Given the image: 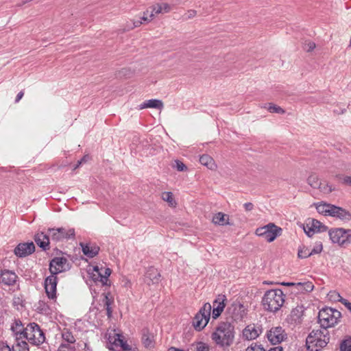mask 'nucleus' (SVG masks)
I'll use <instances>...</instances> for the list:
<instances>
[{"instance_id": "nucleus-51", "label": "nucleus", "mask_w": 351, "mask_h": 351, "mask_svg": "<svg viewBox=\"0 0 351 351\" xmlns=\"http://www.w3.org/2000/svg\"><path fill=\"white\" fill-rule=\"evenodd\" d=\"M149 10H147L146 12H144L143 16L141 18L142 22H149L152 20L153 18H150V14L147 16Z\"/></svg>"}, {"instance_id": "nucleus-12", "label": "nucleus", "mask_w": 351, "mask_h": 351, "mask_svg": "<svg viewBox=\"0 0 351 351\" xmlns=\"http://www.w3.org/2000/svg\"><path fill=\"white\" fill-rule=\"evenodd\" d=\"M228 314L235 320H241L247 315V310L240 302L234 301L227 308Z\"/></svg>"}, {"instance_id": "nucleus-11", "label": "nucleus", "mask_w": 351, "mask_h": 351, "mask_svg": "<svg viewBox=\"0 0 351 351\" xmlns=\"http://www.w3.org/2000/svg\"><path fill=\"white\" fill-rule=\"evenodd\" d=\"M70 269V265L67 258L64 257H55L49 263V271L51 275L56 276L58 274L64 272Z\"/></svg>"}, {"instance_id": "nucleus-3", "label": "nucleus", "mask_w": 351, "mask_h": 351, "mask_svg": "<svg viewBox=\"0 0 351 351\" xmlns=\"http://www.w3.org/2000/svg\"><path fill=\"white\" fill-rule=\"evenodd\" d=\"M329 334L327 330H313L306 337L307 349L313 351L324 348L329 342Z\"/></svg>"}, {"instance_id": "nucleus-6", "label": "nucleus", "mask_w": 351, "mask_h": 351, "mask_svg": "<svg viewBox=\"0 0 351 351\" xmlns=\"http://www.w3.org/2000/svg\"><path fill=\"white\" fill-rule=\"evenodd\" d=\"M328 235L333 243H337L341 247H346L351 244V229L342 228L331 229Z\"/></svg>"}, {"instance_id": "nucleus-5", "label": "nucleus", "mask_w": 351, "mask_h": 351, "mask_svg": "<svg viewBox=\"0 0 351 351\" xmlns=\"http://www.w3.org/2000/svg\"><path fill=\"white\" fill-rule=\"evenodd\" d=\"M23 338L27 339L30 343L36 346L40 345L45 341V337L43 330L34 322L27 324L25 328Z\"/></svg>"}, {"instance_id": "nucleus-36", "label": "nucleus", "mask_w": 351, "mask_h": 351, "mask_svg": "<svg viewBox=\"0 0 351 351\" xmlns=\"http://www.w3.org/2000/svg\"><path fill=\"white\" fill-rule=\"evenodd\" d=\"M162 199L167 202L171 206H176V203L171 192H165L162 194Z\"/></svg>"}, {"instance_id": "nucleus-7", "label": "nucleus", "mask_w": 351, "mask_h": 351, "mask_svg": "<svg viewBox=\"0 0 351 351\" xmlns=\"http://www.w3.org/2000/svg\"><path fill=\"white\" fill-rule=\"evenodd\" d=\"M212 306L206 303L196 313L193 319L192 324L196 330L200 331L207 325L210 317Z\"/></svg>"}, {"instance_id": "nucleus-43", "label": "nucleus", "mask_w": 351, "mask_h": 351, "mask_svg": "<svg viewBox=\"0 0 351 351\" xmlns=\"http://www.w3.org/2000/svg\"><path fill=\"white\" fill-rule=\"evenodd\" d=\"M175 164L173 165V167L176 168L179 171H184L186 170V166L180 160H175Z\"/></svg>"}, {"instance_id": "nucleus-64", "label": "nucleus", "mask_w": 351, "mask_h": 351, "mask_svg": "<svg viewBox=\"0 0 351 351\" xmlns=\"http://www.w3.org/2000/svg\"><path fill=\"white\" fill-rule=\"evenodd\" d=\"M168 351H184V350L182 349L175 348V347H171L170 348L168 349Z\"/></svg>"}, {"instance_id": "nucleus-19", "label": "nucleus", "mask_w": 351, "mask_h": 351, "mask_svg": "<svg viewBox=\"0 0 351 351\" xmlns=\"http://www.w3.org/2000/svg\"><path fill=\"white\" fill-rule=\"evenodd\" d=\"M314 285L311 282H295L292 288V293L295 294L311 292L313 290Z\"/></svg>"}, {"instance_id": "nucleus-52", "label": "nucleus", "mask_w": 351, "mask_h": 351, "mask_svg": "<svg viewBox=\"0 0 351 351\" xmlns=\"http://www.w3.org/2000/svg\"><path fill=\"white\" fill-rule=\"evenodd\" d=\"M119 346L121 347L123 351H130V350H132L130 346L124 341H120Z\"/></svg>"}, {"instance_id": "nucleus-32", "label": "nucleus", "mask_w": 351, "mask_h": 351, "mask_svg": "<svg viewBox=\"0 0 351 351\" xmlns=\"http://www.w3.org/2000/svg\"><path fill=\"white\" fill-rule=\"evenodd\" d=\"M12 351H29L28 344L25 341L16 340V343L12 346Z\"/></svg>"}, {"instance_id": "nucleus-13", "label": "nucleus", "mask_w": 351, "mask_h": 351, "mask_svg": "<svg viewBox=\"0 0 351 351\" xmlns=\"http://www.w3.org/2000/svg\"><path fill=\"white\" fill-rule=\"evenodd\" d=\"M286 336L287 334L280 326L272 328L267 333V337L272 344L281 343L286 339Z\"/></svg>"}, {"instance_id": "nucleus-23", "label": "nucleus", "mask_w": 351, "mask_h": 351, "mask_svg": "<svg viewBox=\"0 0 351 351\" xmlns=\"http://www.w3.org/2000/svg\"><path fill=\"white\" fill-rule=\"evenodd\" d=\"M80 245L82 246L84 254L88 258H93L99 253V247L97 245H90L84 243H80Z\"/></svg>"}, {"instance_id": "nucleus-58", "label": "nucleus", "mask_w": 351, "mask_h": 351, "mask_svg": "<svg viewBox=\"0 0 351 351\" xmlns=\"http://www.w3.org/2000/svg\"><path fill=\"white\" fill-rule=\"evenodd\" d=\"M132 24L134 25V28L139 27L142 23L141 20H132Z\"/></svg>"}, {"instance_id": "nucleus-1", "label": "nucleus", "mask_w": 351, "mask_h": 351, "mask_svg": "<svg viewBox=\"0 0 351 351\" xmlns=\"http://www.w3.org/2000/svg\"><path fill=\"white\" fill-rule=\"evenodd\" d=\"M213 341L221 347H229L234 339V326L229 322H222L218 325L212 333Z\"/></svg>"}, {"instance_id": "nucleus-59", "label": "nucleus", "mask_w": 351, "mask_h": 351, "mask_svg": "<svg viewBox=\"0 0 351 351\" xmlns=\"http://www.w3.org/2000/svg\"><path fill=\"white\" fill-rule=\"evenodd\" d=\"M24 95V93L23 91H21L18 93V95H16V99H15V102L16 103H18L21 99L22 97H23Z\"/></svg>"}, {"instance_id": "nucleus-56", "label": "nucleus", "mask_w": 351, "mask_h": 351, "mask_svg": "<svg viewBox=\"0 0 351 351\" xmlns=\"http://www.w3.org/2000/svg\"><path fill=\"white\" fill-rule=\"evenodd\" d=\"M120 341H123V339H121V335L117 334V337L114 338L113 343L117 346L120 345Z\"/></svg>"}, {"instance_id": "nucleus-48", "label": "nucleus", "mask_w": 351, "mask_h": 351, "mask_svg": "<svg viewBox=\"0 0 351 351\" xmlns=\"http://www.w3.org/2000/svg\"><path fill=\"white\" fill-rule=\"evenodd\" d=\"M328 296L330 300H334L336 301H339L340 298L341 297L340 294L337 291H330L328 293Z\"/></svg>"}, {"instance_id": "nucleus-16", "label": "nucleus", "mask_w": 351, "mask_h": 351, "mask_svg": "<svg viewBox=\"0 0 351 351\" xmlns=\"http://www.w3.org/2000/svg\"><path fill=\"white\" fill-rule=\"evenodd\" d=\"M329 216L337 217L344 221H349L351 220V213L341 207L335 205H333L332 208L330 209Z\"/></svg>"}, {"instance_id": "nucleus-46", "label": "nucleus", "mask_w": 351, "mask_h": 351, "mask_svg": "<svg viewBox=\"0 0 351 351\" xmlns=\"http://www.w3.org/2000/svg\"><path fill=\"white\" fill-rule=\"evenodd\" d=\"M322 250H323V245H322V242H320V241L317 242L315 243V246L313 247V248L311 250L312 254L313 255V254H319V253H321Z\"/></svg>"}, {"instance_id": "nucleus-61", "label": "nucleus", "mask_w": 351, "mask_h": 351, "mask_svg": "<svg viewBox=\"0 0 351 351\" xmlns=\"http://www.w3.org/2000/svg\"><path fill=\"white\" fill-rule=\"evenodd\" d=\"M282 348L281 346H277L270 348L268 351H282Z\"/></svg>"}, {"instance_id": "nucleus-28", "label": "nucleus", "mask_w": 351, "mask_h": 351, "mask_svg": "<svg viewBox=\"0 0 351 351\" xmlns=\"http://www.w3.org/2000/svg\"><path fill=\"white\" fill-rule=\"evenodd\" d=\"M304 307L302 306H297L291 312V317L293 321L300 322L301 317L303 315Z\"/></svg>"}, {"instance_id": "nucleus-2", "label": "nucleus", "mask_w": 351, "mask_h": 351, "mask_svg": "<svg viewBox=\"0 0 351 351\" xmlns=\"http://www.w3.org/2000/svg\"><path fill=\"white\" fill-rule=\"evenodd\" d=\"M285 295L280 289L267 291L262 298V304L265 310L276 313L283 306Z\"/></svg>"}, {"instance_id": "nucleus-27", "label": "nucleus", "mask_w": 351, "mask_h": 351, "mask_svg": "<svg viewBox=\"0 0 351 351\" xmlns=\"http://www.w3.org/2000/svg\"><path fill=\"white\" fill-rule=\"evenodd\" d=\"M213 222L215 224L223 226L229 224L228 216L223 213H218L215 214L213 217Z\"/></svg>"}, {"instance_id": "nucleus-25", "label": "nucleus", "mask_w": 351, "mask_h": 351, "mask_svg": "<svg viewBox=\"0 0 351 351\" xmlns=\"http://www.w3.org/2000/svg\"><path fill=\"white\" fill-rule=\"evenodd\" d=\"M147 108L161 110L163 108V103L161 100L152 99L147 100L140 105V109H144Z\"/></svg>"}, {"instance_id": "nucleus-20", "label": "nucleus", "mask_w": 351, "mask_h": 351, "mask_svg": "<svg viewBox=\"0 0 351 351\" xmlns=\"http://www.w3.org/2000/svg\"><path fill=\"white\" fill-rule=\"evenodd\" d=\"M150 8L152 9L150 18H153L155 14H165L171 10V6L167 3H157Z\"/></svg>"}, {"instance_id": "nucleus-53", "label": "nucleus", "mask_w": 351, "mask_h": 351, "mask_svg": "<svg viewBox=\"0 0 351 351\" xmlns=\"http://www.w3.org/2000/svg\"><path fill=\"white\" fill-rule=\"evenodd\" d=\"M134 28V25L132 24V20L130 21H128L125 24V26L123 29V31H130Z\"/></svg>"}, {"instance_id": "nucleus-40", "label": "nucleus", "mask_w": 351, "mask_h": 351, "mask_svg": "<svg viewBox=\"0 0 351 351\" xmlns=\"http://www.w3.org/2000/svg\"><path fill=\"white\" fill-rule=\"evenodd\" d=\"M93 280L95 282H99L101 276V270L98 266H95L93 268V273L90 274Z\"/></svg>"}, {"instance_id": "nucleus-50", "label": "nucleus", "mask_w": 351, "mask_h": 351, "mask_svg": "<svg viewBox=\"0 0 351 351\" xmlns=\"http://www.w3.org/2000/svg\"><path fill=\"white\" fill-rule=\"evenodd\" d=\"M0 351H12V348L0 341Z\"/></svg>"}, {"instance_id": "nucleus-38", "label": "nucleus", "mask_w": 351, "mask_h": 351, "mask_svg": "<svg viewBox=\"0 0 351 351\" xmlns=\"http://www.w3.org/2000/svg\"><path fill=\"white\" fill-rule=\"evenodd\" d=\"M340 351H351V337H348L341 341Z\"/></svg>"}, {"instance_id": "nucleus-39", "label": "nucleus", "mask_w": 351, "mask_h": 351, "mask_svg": "<svg viewBox=\"0 0 351 351\" xmlns=\"http://www.w3.org/2000/svg\"><path fill=\"white\" fill-rule=\"evenodd\" d=\"M308 183L314 189H317L320 185L317 177L315 175H311L308 178Z\"/></svg>"}, {"instance_id": "nucleus-22", "label": "nucleus", "mask_w": 351, "mask_h": 351, "mask_svg": "<svg viewBox=\"0 0 351 351\" xmlns=\"http://www.w3.org/2000/svg\"><path fill=\"white\" fill-rule=\"evenodd\" d=\"M141 341L144 346L147 348H152L154 347L155 341L154 335L149 331L148 329L144 328L142 330Z\"/></svg>"}, {"instance_id": "nucleus-57", "label": "nucleus", "mask_w": 351, "mask_h": 351, "mask_svg": "<svg viewBox=\"0 0 351 351\" xmlns=\"http://www.w3.org/2000/svg\"><path fill=\"white\" fill-rule=\"evenodd\" d=\"M343 182L346 184L351 186V177L350 176L343 177Z\"/></svg>"}, {"instance_id": "nucleus-10", "label": "nucleus", "mask_w": 351, "mask_h": 351, "mask_svg": "<svg viewBox=\"0 0 351 351\" xmlns=\"http://www.w3.org/2000/svg\"><path fill=\"white\" fill-rule=\"evenodd\" d=\"M302 228L306 235L311 237L316 232H326L328 227L317 219H308L306 223L302 224Z\"/></svg>"}, {"instance_id": "nucleus-15", "label": "nucleus", "mask_w": 351, "mask_h": 351, "mask_svg": "<svg viewBox=\"0 0 351 351\" xmlns=\"http://www.w3.org/2000/svg\"><path fill=\"white\" fill-rule=\"evenodd\" d=\"M35 251V245L33 242L19 243L14 249V254L18 257H25L32 254Z\"/></svg>"}, {"instance_id": "nucleus-35", "label": "nucleus", "mask_w": 351, "mask_h": 351, "mask_svg": "<svg viewBox=\"0 0 351 351\" xmlns=\"http://www.w3.org/2000/svg\"><path fill=\"white\" fill-rule=\"evenodd\" d=\"M312 255L311 250L308 247L302 246L298 250V256L300 258H306Z\"/></svg>"}, {"instance_id": "nucleus-29", "label": "nucleus", "mask_w": 351, "mask_h": 351, "mask_svg": "<svg viewBox=\"0 0 351 351\" xmlns=\"http://www.w3.org/2000/svg\"><path fill=\"white\" fill-rule=\"evenodd\" d=\"M333 204L326 203H319L316 205L317 212L324 215H330V209L332 208Z\"/></svg>"}, {"instance_id": "nucleus-42", "label": "nucleus", "mask_w": 351, "mask_h": 351, "mask_svg": "<svg viewBox=\"0 0 351 351\" xmlns=\"http://www.w3.org/2000/svg\"><path fill=\"white\" fill-rule=\"evenodd\" d=\"M195 351H210L209 346L204 342L197 343Z\"/></svg>"}, {"instance_id": "nucleus-24", "label": "nucleus", "mask_w": 351, "mask_h": 351, "mask_svg": "<svg viewBox=\"0 0 351 351\" xmlns=\"http://www.w3.org/2000/svg\"><path fill=\"white\" fill-rule=\"evenodd\" d=\"M243 337L247 340L255 339L259 336L258 330L254 326L249 325L243 330Z\"/></svg>"}, {"instance_id": "nucleus-45", "label": "nucleus", "mask_w": 351, "mask_h": 351, "mask_svg": "<svg viewBox=\"0 0 351 351\" xmlns=\"http://www.w3.org/2000/svg\"><path fill=\"white\" fill-rule=\"evenodd\" d=\"M315 46L316 45L315 43L310 40H307L304 43L303 48L307 52H310L312 51L315 48Z\"/></svg>"}, {"instance_id": "nucleus-60", "label": "nucleus", "mask_w": 351, "mask_h": 351, "mask_svg": "<svg viewBox=\"0 0 351 351\" xmlns=\"http://www.w3.org/2000/svg\"><path fill=\"white\" fill-rule=\"evenodd\" d=\"M88 160H90V156L88 155H85L81 160H80V164L85 163Z\"/></svg>"}, {"instance_id": "nucleus-30", "label": "nucleus", "mask_w": 351, "mask_h": 351, "mask_svg": "<svg viewBox=\"0 0 351 351\" xmlns=\"http://www.w3.org/2000/svg\"><path fill=\"white\" fill-rule=\"evenodd\" d=\"M199 162L202 165L207 167L210 169H213L215 167L213 159L207 154L201 156L199 158Z\"/></svg>"}, {"instance_id": "nucleus-63", "label": "nucleus", "mask_w": 351, "mask_h": 351, "mask_svg": "<svg viewBox=\"0 0 351 351\" xmlns=\"http://www.w3.org/2000/svg\"><path fill=\"white\" fill-rule=\"evenodd\" d=\"M339 302H341V304H343L344 306H346V304L349 303V302H348L347 300H346V299L343 298L342 297H341V298H340V299H339Z\"/></svg>"}, {"instance_id": "nucleus-41", "label": "nucleus", "mask_w": 351, "mask_h": 351, "mask_svg": "<svg viewBox=\"0 0 351 351\" xmlns=\"http://www.w3.org/2000/svg\"><path fill=\"white\" fill-rule=\"evenodd\" d=\"M317 189H319L324 193L326 194L331 193L334 190L332 186L322 182L320 183V185L319 186L317 187Z\"/></svg>"}, {"instance_id": "nucleus-62", "label": "nucleus", "mask_w": 351, "mask_h": 351, "mask_svg": "<svg viewBox=\"0 0 351 351\" xmlns=\"http://www.w3.org/2000/svg\"><path fill=\"white\" fill-rule=\"evenodd\" d=\"M106 311H107V315L108 317H110L112 316V310L110 306L106 307Z\"/></svg>"}, {"instance_id": "nucleus-17", "label": "nucleus", "mask_w": 351, "mask_h": 351, "mask_svg": "<svg viewBox=\"0 0 351 351\" xmlns=\"http://www.w3.org/2000/svg\"><path fill=\"white\" fill-rule=\"evenodd\" d=\"M145 282L150 285L151 284H158L160 280L161 275L157 269L154 267H149L145 273Z\"/></svg>"}, {"instance_id": "nucleus-47", "label": "nucleus", "mask_w": 351, "mask_h": 351, "mask_svg": "<svg viewBox=\"0 0 351 351\" xmlns=\"http://www.w3.org/2000/svg\"><path fill=\"white\" fill-rule=\"evenodd\" d=\"M196 13L195 10H190L183 16V19L184 20L193 19L196 15Z\"/></svg>"}, {"instance_id": "nucleus-18", "label": "nucleus", "mask_w": 351, "mask_h": 351, "mask_svg": "<svg viewBox=\"0 0 351 351\" xmlns=\"http://www.w3.org/2000/svg\"><path fill=\"white\" fill-rule=\"evenodd\" d=\"M17 276L10 270H3L0 275V282L5 285H13L16 281Z\"/></svg>"}, {"instance_id": "nucleus-26", "label": "nucleus", "mask_w": 351, "mask_h": 351, "mask_svg": "<svg viewBox=\"0 0 351 351\" xmlns=\"http://www.w3.org/2000/svg\"><path fill=\"white\" fill-rule=\"evenodd\" d=\"M11 329L16 335V340L23 339L24 330L21 321H16L14 325L12 326Z\"/></svg>"}, {"instance_id": "nucleus-49", "label": "nucleus", "mask_w": 351, "mask_h": 351, "mask_svg": "<svg viewBox=\"0 0 351 351\" xmlns=\"http://www.w3.org/2000/svg\"><path fill=\"white\" fill-rule=\"evenodd\" d=\"M221 309L215 308V306H213V312H212V317L213 319H217L222 313Z\"/></svg>"}, {"instance_id": "nucleus-37", "label": "nucleus", "mask_w": 351, "mask_h": 351, "mask_svg": "<svg viewBox=\"0 0 351 351\" xmlns=\"http://www.w3.org/2000/svg\"><path fill=\"white\" fill-rule=\"evenodd\" d=\"M245 351H266L262 344L258 342L252 343L246 349Z\"/></svg>"}, {"instance_id": "nucleus-14", "label": "nucleus", "mask_w": 351, "mask_h": 351, "mask_svg": "<svg viewBox=\"0 0 351 351\" xmlns=\"http://www.w3.org/2000/svg\"><path fill=\"white\" fill-rule=\"evenodd\" d=\"M58 278L56 276L51 275L45 280V289L47 297L49 299L56 298V287Z\"/></svg>"}, {"instance_id": "nucleus-31", "label": "nucleus", "mask_w": 351, "mask_h": 351, "mask_svg": "<svg viewBox=\"0 0 351 351\" xmlns=\"http://www.w3.org/2000/svg\"><path fill=\"white\" fill-rule=\"evenodd\" d=\"M101 276L99 279V282L101 283L102 285H107L108 281V277L111 274V269L110 268L106 267H101Z\"/></svg>"}, {"instance_id": "nucleus-54", "label": "nucleus", "mask_w": 351, "mask_h": 351, "mask_svg": "<svg viewBox=\"0 0 351 351\" xmlns=\"http://www.w3.org/2000/svg\"><path fill=\"white\" fill-rule=\"evenodd\" d=\"M243 206L246 211H251L254 208V205L251 202L245 203Z\"/></svg>"}, {"instance_id": "nucleus-44", "label": "nucleus", "mask_w": 351, "mask_h": 351, "mask_svg": "<svg viewBox=\"0 0 351 351\" xmlns=\"http://www.w3.org/2000/svg\"><path fill=\"white\" fill-rule=\"evenodd\" d=\"M268 110L270 112L273 113H278V114H284L285 110L280 108V106H278L276 105H270L268 108Z\"/></svg>"}, {"instance_id": "nucleus-4", "label": "nucleus", "mask_w": 351, "mask_h": 351, "mask_svg": "<svg viewBox=\"0 0 351 351\" xmlns=\"http://www.w3.org/2000/svg\"><path fill=\"white\" fill-rule=\"evenodd\" d=\"M341 313L332 308H324L318 314V319L320 326L326 330L327 328L334 326L341 318Z\"/></svg>"}, {"instance_id": "nucleus-21", "label": "nucleus", "mask_w": 351, "mask_h": 351, "mask_svg": "<svg viewBox=\"0 0 351 351\" xmlns=\"http://www.w3.org/2000/svg\"><path fill=\"white\" fill-rule=\"evenodd\" d=\"M49 239L48 233L40 232L34 237L36 244L45 251L49 249Z\"/></svg>"}, {"instance_id": "nucleus-33", "label": "nucleus", "mask_w": 351, "mask_h": 351, "mask_svg": "<svg viewBox=\"0 0 351 351\" xmlns=\"http://www.w3.org/2000/svg\"><path fill=\"white\" fill-rule=\"evenodd\" d=\"M226 300V298L224 295H219L213 302V306H215V308L221 309V311H223L226 306V304H225Z\"/></svg>"}, {"instance_id": "nucleus-55", "label": "nucleus", "mask_w": 351, "mask_h": 351, "mask_svg": "<svg viewBox=\"0 0 351 351\" xmlns=\"http://www.w3.org/2000/svg\"><path fill=\"white\" fill-rule=\"evenodd\" d=\"M104 305L106 307L110 306L112 300L110 298H109L108 295H105L104 300Z\"/></svg>"}, {"instance_id": "nucleus-34", "label": "nucleus", "mask_w": 351, "mask_h": 351, "mask_svg": "<svg viewBox=\"0 0 351 351\" xmlns=\"http://www.w3.org/2000/svg\"><path fill=\"white\" fill-rule=\"evenodd\" d=\"M62 337L65 341L69 343H73L75 342L74 336L73 335L72 332L67 328H64L62 330Z\"/></svg>"}, {"instance_id": "nucleus-8", "label": "nucleus", "mask_w": 351, "mask_h": 351, "mask_svg": "<svg viewBox=\"0 0 351 351\" xmlns=\"http://www.w3.org/2000/svg\"><path fill=\"white\" fill-rule=\"evenodd\" d=\"M282 229L274 223H269L263 227H259L256 230V234L264 238L267 242L274 241L278 237L280 236Z\"/></svg>"}, {"instance_id": "nucleus-9", "label": "nucleus", "mask_w": 351, "mask_h": 351, "mask_svg": "<svg viewBox=\"0 0 351 351\" xmlns=\"http://www.w3.org/2000/svg\"><path fill=\"white\" fill-rule=\"evenodd\" d=\"M47 233L49 239L54 242L62 241L64 239H69L75 237V230L73 228H49Z\"/></svg>"}]
</instances>
